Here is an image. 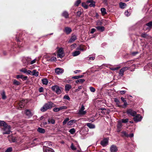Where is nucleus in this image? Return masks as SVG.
Returning <instances> with one entry per match:
<instances>
[{
	"mask_svg": "<svg viewBox=\"0 0 152 152\" xmlns=\"http://www.w3.org/2000/svg\"><path fill=\"white\" fill-rule=\"evenodd\" d=\"M27 102V100H22L19 101H17L15 103L14 106L16 107L18 109H20L23 108Z\"/></svg>",
	"mask_w": 152,
	"mask_h": 152,
	"instance_id": "1",
	"label": "nucleus"
},
{
	"mask_svg": "<svg viewBox=\"0 0 152 152\" xmlns=\"http://www.w3.org/2000/svg\"><path fill=\"white\" fill-rule=\"evenodd\" d=\"M0 126L4 127L3 129L4 132V134H8L10 133V127L5 122L3 121H0Z\"/></svg>",
	"mask_w": 152,
	"mask_h": 152,
	"instance_id": "2",
	"label": "nucleus"
},
{
	"mask_svg": "<svg viewBox=\"0 0 152 152\" xmlns=\"http://www.w3.org/2000/svg\"><path fill=\"white\" fill-rule=\"evenodd\" d=\"M52 107V103L50 102H49L45 104L41 109L40 110L42 112H44L47 110L48 109L51 108Z\"/></svg>",
	"mask_w": 152,
	"mask_h": 152,
	"instance_id": "3",
	"label": "nucleus"
},
{
	"mask_svg": "<svg viewBox=\"0 0 152 152\" xmlns=\"http://www.w3.org/2000/svg\"><path fill=\"white\" fill-rule=\"evenodd\" d=\"M57 54L58 58H62L64 56V53L62 48H59L57 50Z\"/></svg>",
	"mask_w": 152,
	"mask_h": 152,
	"instance_id": "4",
	"label": "nucleus"
},
{
	"mask_svg": "<svg viewBox=\"0 0 152 152\" xmlns=\"http://www.w3.org/2000/svg\"><path fill=\"white\" fill-rule=\"evenodd\" d=\"M52 89L57 94H59L61 92L62 88L57 86H55L52 87Z\"/></svg>",
	"mask_w": 152,
	"mask_h": 152,
	"instance_id": "5",
	"label": "nucleus"
},
{
	"mask_svg": "<svg viewBox=\"0 0 152 152\" xmlns=\"http://www.w3.org/2000/svg\"><path fill=\"white\" fill-rule=\"evenodd\" d=\"M48 144V145H46V146H43V152H54L52 149L48 147V146H50L49 144Z\"/></svg>",
	"mask_w": 152,
	"mask_h": 152,
	"instance_id": "6",
	"label": "nucleus"
},
{
	"mask_svg": "<svg viewBox=\"0 0 152 152\" xmlns=\"http://www.w3.org/2000/svg\"><path fill=\"white\" fill-rule=\"evenodd\" d=\"M128 119L127 118L123 119L121 120V121H120L118 122V127H120L122 125V123H126L128 122Z\"/></svg>",
	"mask_w": 152,
	"mask_h": 152,
	"instance_id": "7",
	"label": "nucleus"
},
{
	"mask_svg": "<svg viewBox=\"0 0 152 152\" xmlns=\"http://www.w3.org/2000/svg\"><path fill=\"white\" fill-rule=\"evenodd\" d=\"M108 139L107 138H104L101 142V144L103 146H105L108 143Z\"/></svg>",
	"mask_w": 152,
	"mask_h": 152,
	"instance_id": "8",
	"label": "nucleus"
},
{
	"mask_svg": "<svg viewBox=\"0 0 152 152\" xmlns=\"http://www.w3.org/2000/svg\"><path fill=\"white\" fill-rule=\"evenodd\" d=\"M54 56H56V54L55 53L51 54V57L50 58V61H56V58Z\"/></svg>",
	"mask_w": 152,
	"mask_h": 152,
	"instance_id": "9",
	"label": "nucleus"
},
{
	"mask_svg": "<svg viewBox=\"0 0 152 152\" xmlns=\"http://www.w3.org/2000/svg\"><path fill=\"white\" fill-rule=\"evenodd\" d=\"M141 116L139 115H137L134 118V120L135 121H140L141 120Z\"/></svg>",
	"mask_w": 152,
	"mask_h": 152,
	"instance_id": "10",
	"label": "nucleus"
},
{
	"mask_svg": "<svg viewBox=\"0 0 152 152\" xmlns=\"http://www.w3.org/2000/svg\"><path fill=\"white\" fill-rule=\"evenodd\" d=\"M85 108L83 106H82L81 109L80 110L79 113L81 115H84L86 113V112L84 111Z\"/></svg>",
	"mask_w": 152,
	"mask_h": 152,
	"instance_id": "11",
	"label": "nucleus"
},
{
	"mask_svg": "<svg viewBox=\"0 0 152 152\" xmlns=\"http://www.w3.org/2000/svg\"><path fill=\"white\" fill-rule=\"evenodd\" d=\"M110 151L111 152H116L117 151L116 147L114 145H112L110 148Z\"/></svg>",
	"mask_w": 152,
	"mask_h": 152,
	"instance_id": "12",
	"label": "nucleus"
},
{
	"mask_svg": "<svg viewBox=\"0 0 152 152\" xmlns=\"http://www.w3.org/2000/svg\"><path fill=\"white\" fill-rule=\"evenodd\" d=\"M56 72L58 74L62 73L63 72V70L60 68H56L55 69Z\"/></svg>",
	"mask_w": 152,
	"mask_h": 152,
	"instance_id": "13",
	"label": "nucleus"
},
{
	"mask_svg": "<svg viewBox=\"0 0 152 152\" xmlns=\"http://www.w3.org/2000/svg\"><path fill=\"white\" fill-rule=\"evenodd\" d=\"M51 54H46L43 57L44 58H45L47 59V61H50V58L51 57Z\"/></svg>",
	"mask_w": 152,
	"mask_h": 152,
	"instance_id": "14",
	"label": "nucleus"
},
{
	"mask_svg": "<svg viewBox=\"0 0 152 152\" xmlns=\"http://www.w3.org/2000/svg\"><path fill=\"white\" fill-rule=\"evenodd\" d=\"M127 112L128 113L130 114L133 116H134L136 114L135 112L133 111L131 109L128 110L127 111Z\"/></svg>",
	"mask_w": 152,
	"mask_h": 152,
	"instance_id": "15",
	"label": "nucleus"
},
{
	"mask_svg": "<svg viewBox=\"0 0 152 152\" xmlns=\"http://www.w3.org/2000/svg\"><path fill=\"white\" fill-rule=\"evenodd\" d=\"M126 4L125 3L121 2L119 3V7L121 9L124 8L126 7Z\"/></svg>",
	"mask_w": 152,
	"mask_h": 152,
	"instance_id": "16",
	"label": "nucleus"
},
{
	"mask_svg": "<svg viewBox=\"0 0 152 152\" xmlns=\"http://www.w3.org/2000/svg\"><path fill=\"white\" fill-rule=\"evenodd\" d=\"M80 53V52L78 50H76L73 52L72 53V55L73 56H77Z\"/></svg>",
	"mask_w": 152,
	"mask_h": 152,
	"instance_id": "17",
	"label": "nucleus"
},
{
	"mask_svg": "<svg viewBox=\"0 0 152 152\" xmlns=\"http://www.w3.org/2000/svg\"><path fill=\"white\" fill-rule=\"evenodd\" d=\"M127 69H128V67H124L122 69L120 70L119 74L121 75H122L124 71Z\"/></svg>",
	"mask_w": 152,
	"mask_h": 152,
	"instance_id": "18",
	"label": "nucleus"
},
{
	"mask_svg": "<svg viewBox=\"0 0 152 152\" xmlns=\"http://www.w3.org/2000/svg\"><path fill=\"white\" fill-rule=\"evenodd\" d=\"M152 26V21L150 22L149 23H148L145 26V27L147 26V28L148 29V30H149L150 29L151 26Z\"/></svg>",
	"mask_w": 152,
	"mask_h": 152,
	"instance_id": "19",
	"label": "nucleus"
},
{
	"mask_svg": "<svg viewBox=\"0 0 152 152\" xmlns=\"http://www.w3.org/2000/svg\"><path fill=\"white\" fill-rule=\"evenodd\" d=\"M96 28L99 31H103L104 30V28L103 26H97Z\"/></svg>",
	"mask_w": 152,
	"mask_h": 152,
	"instance_id": "20",
	"label": "nucleus"
},
{
	"mask_svg": "<svg viewBox=\"0 0 152 152\" xmlns=\"http://www.w3.org/2000/svg\"><path fill=\"white\" fill-rule=\"evenodd\" d=\"M77 49L83 51L85 50L86 49V48L84 46L81 45L77 48Z\"/></svg>",
	"mask_w": 152,
	"mask_h": 152,
	"instance_id": "21",
	"label": "nucleus"
},
{
	"mask_svg": "<svg viewBox=\"0 0 152 152\" xmlns=\"http://www.w3.org/2000/svg\"><path fill=\"white\" fill-rule=\"evenodd\" d=\"M25 113L27 115L30 116L32 115V113L28 110H25Z\"/></svg>",
	"mask_w": 152,
	"mask_h": 152,
	"instance_id": "22",
	"label": "nucleus"
},
{
	"mask_svg": "<svg viewBox=\"0 0 152 152\" xmlns=\"http://www.w3.org/2000/svg\"><path fill=\"white\" fill-rule=\"evenodd\" d=\"M71 88V86L69 84H66L65 86V89L66 91H68Z\"/></svg>",
	"mask_w": 152,
	"mask_h": 152,
	"instance_id": "23",
	"label": "nucleus"
},
{
	"mask_svg": "<svg viewBox=\"0 0 152 152\" xmlns=\"http://www.w3.org/2000/svg\"><path fill=\"white\" fill-rule=\"evenodd\" d=\"M87 2H83L82 4V6L85 9H87L88 7V5L87 4Z\"/></svg>",
	"mask_w": 152,
	"mask_h": 152,
	"instance_id": "24",
	"label": "nucleus"
},
{
	"mask_svg": "<svg viewBox=\"0 0 152 152\" xmlns=\"http://www.w3.org/2000/svg\"><path fill=\"white\" fill-rule=\"evenodd\" d=\"M76 39V36L75 35H73L72 36L71 38L69 40V42H71L75 40Z\"/></svg>",
	"mask_w": 152,
	"mask_h": 152,
	"instance_id": "25",
	"label": "nucleus"
},
{
	"mask_svg": "<svg viewBox=\"0 0 152 152\" xmlns=\"http://www.w3.org/2000/svg\"><path fill=\"white\" fill-rule=\"evenodd\" d=\"M87 125L88 127L91 129H93L95 127V126L94 125L91 124L90 123H87Z\"/></svg>",
	"mask_w": 152,
	"mask_h": 152,
	"instance_id": "26",
	"label": "nucleus"
},
{
	"mask_svg": "<svg viewBox=\"0 0 152 152\" xmlns=\"http://www.w3.org/2000/svg\"><path fill=\"white\" fill-rule=\"evenodd\" d=\"M32 75H34L36 76H38L39 74V72H38L36 70H34L32 72Z\"/></svg>",
	"mask_w": 152,
	"mask_h": 152,
	"instance_id": "27",
	"label": "nucleus"
},
{
	"mask_svg": "<svg viewBox=\"0 0 152 152\" xmlns=\"http://www.w3.org/2000/svg\"><path fill=\"white\" fill-rule=\"evenodd\" d=\"M75 122L76 121L75 120H71L68 122L67 124L68 125H71Z\"/></svg>",
	"mask_w": 152,
	"mask_h": 152,
	"instance_id": "28",
	"label": "nucleus"
},
{
	"mask_svg": "<svg viewBox=\"0 0 152 152\" xmlns=\"http://www.w3.org/2000/svg\"><path fill=\"white\" fill-rule=\"evenodd\" d=\"M101 11L102 12V15H104L106 13V9L104 8H102L101 9Z\"/></svg>",
	"mask_w": 152,
	"mask_h": 152,
	"instance_id": "29",
	"label": "nucleus"
},
{
	"mask_svg": "<svg viewBox=\"0 0 152 152\" xmlns=\"http://www.w3.org/2000/svg\"><path fill=\"white\" fill-rule=\"evenodd\" d=\"M65 31L67 34H69L71 32V30L69 28L66 27L65 28Z\"/></svg>",
	"mask_w": 152,
	"mask_h": 152,
	"instance_id": "30",
	"label": "nucleus"
},
{
	"mask_svg": "<svg viewBox=\"0 0 152 152\" xmlns=\"http://www.w3.org/2000/svg\"><path fill=\"white\" fill-rule=\"evenodd\" d=\"M42 82L43 84L47 85L48 83L47 79H44L42 80Z\"/></svg>",
	"mask_w": 152,
	"mask_h": 152,
	"instance_id": "31",
	"label": "nucleus"
},
{
	"mask_svg": "<svg viewBox=\"0 0 152 152\" xmlns=\"http://www.w3.org/2000/svg\"><path fill=\"white\" fill-rule=\"evenodd\" d=\"M38 131L41 133H44L45 132L44 129L41 128H39L37 129Z\"/></svg>",
	"mask_w": 152,
	"mask_h": 152,
	"instance_id": "32",
	"label": "nucleus"
},
{
	"mask_svg": "<svg viewBox=\"0 0 152 152\" xmlns=\"http://www.w3.org/2000/svg\"><path fill=\"white\" fill-rule=\"evenodd\" d=\"M55 122V120L53 119H50L48 120V122L50 124H54Z\"/></svg>",
	"mask_w": 152,
	"mask_h": 152,
	"instance_id": "33",
	"label": "nucleus"
},
{
	"mask_svg": "<svg viewBox=\"0 0 152 152\" xmlns=\"http://www.w3.org/2000/svg\"><path fill=\"white\" fill-rule=\"evenodd\" d=\"M110 68L112 70H118L120 68V67H110Z\"/></svg>",
	"mask_w": 152,
	"mask_h": 152,
	"instance_id": "34",
	"label": "nucleus"
},
{
	"mask_svg": "<svg viewBox=\"0 0 152 152\" xmlns=\"http://www.w3.org/2000/svg\"><path fill=\"white\" fill-rule=\"evenodd\" d=\"M83 77V75H81L79 76H75L73 77L72 78L74 79H78L80 78H82Z\"/></svg>",
	"mask_w": 152,
	"mask_h": 152,
	"instance_id": "35",
	"label": "nucleus"
},
{
	"mask_svg": "<svg viewBox=\"0 0 152 152\" xmlns=\"http://www.w3.org/2000/svg\"><path fill=\"white\" fill-rule=\"evenodd\" d=\"M13 83L14 84L17 85H18L20 84V82L18 81L15 80H13Z\"/></svg>",
	"mask_w": 152,
	"mask_h": 152,
	"instance_id": "36",
	"label": "nucleus"
},
{
	"mask_svg": "<svg viewBox=\"0 0 152 152\" xmlns=\"http://www.w3.org/2000/svg\"><path fill=\"white\" fill-rule=\"evenodd\" d=\"M89 3L91 4H89V6L91 7H94L95 6V2L94 1H91Z\"/></svg>",
	"mask_w": 152,
	"mask_h": 152,
	"instance_id": "37",
	"label": "nucleus"
},
{
	"mask_svg": "<svg viewBox=\"0 0 152 152\" xmlns=\"http://www.w3.org/2000/svg\"><path fill=\"white\" fill-rule=\"evenodd\" d=\"M84 80L82 79H79L78 80H77L76 81V82L77 83H82L84 82Z\"/></svg>",
	"mask_w": 152,
	"mask_h": 152,
	"instance_id": "38",
	"label": "nucleus"
},
{
	"mask_svg": "<svg viewBox=\"0 0 152 152\" xmlns=\"http://www.w3.org/2000/svg\"><path fill=\"white\" fill-rule=\"evenodd\" d=\"M96 25L97 26L102 25V21L98 20L96 22Z\"/></svg>",
	"mask_w": 152,
	"mask_h": 152,
	"instance_id": "39",
	"label": "nucleus"
},
{
	"mask_svg": "<svg viewBox=\"0 0 152 152\" xmlns=\"http://www.w3.org/2000/svg\"><path fill=\"white\" fill-rule=\"evenodd\" d=\"M9 139L10 141H12L13 142L15 141V138L14 137L10 138Z\"/></svg>",
	"mask_w": 152,
	"mask_h": 152,
	"instance_id": "40",
	"label": "nucleus"
},
{
	"mask_svg": "<svg viewBox=\"0 0 152 152\" xmlns=\"http://www.w3.org/2000/svg\"><path fill=\"white\" fill-rule=\"evenodd\" d=\"M60 110L66 109L67 108V107L65 106H63L59 108Z\"/></svg>",
	"mask_w": 152,
	"mask_h": 152,
	"instance_id": "41",
	"label": "nucleus"
},
{
	"mask_svg": "<svg viewBox=\"0 0 152 152\" xmlns=\"http://www.w3.org/2000/svg\"><path fill=\"white\" fill-rule=\"evenodd\" d=\"M81 2L80 0H78L76 2L75 5L76 6H78L79 4Z\"/></svg>",
	"mask_w": 152,
	"mask_h": 152,
	"instance_id": "42",
	"label": "nucleus"
},
{
	"mask_svg": "<svg viewBox=\"0 0 152 152\" xmlns=\"http://www.w3.org/2000/svg\"><path fill=\"white\" fill-rule=\"evenodd\" d=\"M69 132L70 133H71L72 134H73L75 132V130L74 129L72 128L70 130Z\"/></svg>",
	"mask_w": 152,
	"mask_h": 152,
	"instance_id": "43",
	"label": "nucleus"
},
{
	"mask_svg": "<svg viewBox=\"0 0 152 152\" xmlns=\"http://www.w3.org/2000/svg\"><path fill=\"white\" fill-rule=\"evenodd\" d=\"M23 75H17L16 76V77L17 79H18L19 78H21L22 79V78H23Z\"/></svg>",
	"mask_w": 152,
	"mask_h": 152,
	"instance_id": "44",
	"label": "nucleus"
},
{
	"mask_svg": "<svg viewBox=\"0 0 152 152\" xmlns=\"http://www.w3.org/2000/svg\"><path fill=\"white\" fill-rule=\"evenodd\" d=\"M20 72H22L25 73L26 72L27 70L25 68H23V69H20Z\"/></svg>",
	"mask_w": 152,
	"mask_h": 152,
	"instance_id": "45",
	"label": "nucleus"
},
{
	"mask_svg": "<svg viewBox=\"0 0 152 152\" xmlns=\"http://www.w3.org/2000/svg\"><path fill=\"white\" fill-rule=\"evenodd\" d=\"M1 96L3 99H5L6 98V96L4 92H3L1 94Z\"/></svg>",
	"mask_w": 152,
	"mask_h": 152,
	"instance_id": "46",
	"label": "nucleus"
},
{
	"mask_svg": "<svg viewBox=\"0 0 152 152\" xmlns=\"http://www.w3.org/2000/svg\"><path fill=\"white\" fill-rule=\"evenodd\" d=\"M12 151V149L11 148H9L5 152H11Z\"/></svg>",
	"mask_w": 152,
	"mask_h": 152,
	"instance_id": "47",
	"label": "nucleus"
},
{
	"mask_svg": "<svg viewBox=\"0 0 152 152\" xmlns=\"http://www.w3.org/2000/svg\"><path fill=\"white\" fill-rule=\"evenodd\" d=\"M69 120V118H66L64 121L63 122V124H66V122Z\"/></svg>",
	"mask_w": 152,
	"mask_h": 152,
	"instance_id": "48",
	"label": "nucleus"
},
{
	"mask_svg": "<svg viewBox=\"0 0 152 152\" xmlns=\"http://www.w3.org/2000/svg\"><path fill=\"white\" fill-rule=\"evenodd\" d=\"M76 46V44H73L71 46V48L72 49H74L75 48Z\"/></svg>",
	"mask_w": 152,
	"mask_h": 152,
	"instance_id": "49",
	"label": "nucleus"
},
{
	"mask_svg": "<svg viewBox=\"0 0 152 152\" xmlns=\"http://www.w3.org/2000/svg\"><path fill=\"white\" fill-rule=\"evenodd\" d=\"M90 89L91 91L92 92H94L95 90V89L94 88L92 87H90Z\"/></svg>",
	"mask_w": 152,
	"mask_h": 152,
	"instance_id": "50",
	"label": "nucleus"
},
{
	"mask_svg": "<svg viewBox=\"0 0 152 152\" xmlns=\"http://www.w3.org/2000/svg\"><path fill=\"white\" fill-rule=\"evenodd\" d=\"M53 110L55 112H57L60 111L59 108H54Z\"/></svg>",
	"mask_w": 152,
	"mask_h": 152,
	"instance_id": "51",
	"label": "nucleus"
},
{
	"mask_svg": "<svg viewBox=\"0 0 152 152\" xmlns=\"http://www.w3.org/2000/svg\"><path fill=\"white\" fill-rule=\"evenodd\" d=\"M63 15L66 18L68 16V14L66 12H64L63 13Z\"/></svg>",
	"mask_w": 152,
	"mask_h": 152,
	"instance_id": "52",
	"label": "nucleus"
},
{
	"mask_svg": "<svg viewBox=\"0 0 152 152\" xmlns=\"http://www.w3.org/2000/svg\"><path fill=\"white\" fill-rule=\"evenodd\" d=\"M125 14L126 16H128L130 15V13L128 10H127L125 12Z\"/></svg>",
	"mask_w": 152,
	"mask_h": 152,
	"instance_id": "53",
	"label": "nucleus"
},
{
	"mask_svg": "<svg viewBox=\"0 0 152 152\" xmlns=\"http://www.w3.org/2000/svg\"><path fill=\"white\" fill-rule=\"evenodd\" d=\"M71 148V149L73 150H75L76 149V148L74 147L73 144H72Z\"/></svg>",
	"mask_w": 152,
	"mask_h": 152,
	"instance_id": "54",
	"label": "nucleus"
},
{
	"mask_svg": "<svg viewBox=\"0 0 152 152\" xmlns=\"http://www.w3.org/2000/svg\"><path fill=\"white\" fill-rule=\"evenodd\" d=\"M121 100L124 102V104L125 105H127V104L126 102H125V101L123 97H121Z\"/></svg>",
	"mask_w": 152,
	"mask_h": 152,
	"instance_id": "55",
	"label": "nucleus"
},
{
	"mask_svg": "<svg viewBox=\"0 0 152 152\" xmlns=\"http://www.w3.org/2000/svg\"><path fill=\"white\" fill-rule=\"evenodd\" d=\"M88 60H94L95 58L94 57H89L88 58Z\"/></svg>",
	"mask_w": 152,
	"mask_h": 152,
	"instance_id": "56",
	"label": "nucleus"
},
{
	"mask_svg": "<svg viewBox=\"0 0 152 152\" xmlns=\"http://www.w3.org/2000/svg\"><path fill=\"white\" fill-rule=\"evenodd\" d=\"M28 77L27 76H23V78H22V79L23 80H26L28 79Z\"/></svg>",
	"mask_w": 152,
	"mask_h": 152,
	"instance_id": "57",
	"label": "nucleus"
},
{
	"mask_svg": "<svg viewBox=\"0 0 152 152\" xmlns=\"http://www.w3.org/2000/svg\"><path fill=\"white\" fill-rule=\"evenodd\" d=\"M96 31V29L95 28H92L91 31V34L93 33Z\"/></svg>",
	"mask_w": 152,
	"mask_h": 152,
	"instance_id": "58",
	"label": "nucleus"
},
{
	"mask_svg": "<svg viewBox=\"0 0 152 152\" xmlns=\"http://www.w3.org/2000/svg\"><path fill=\"white\" fill-rule=\"evenodd\" d=\"M64 98L68 100H69L70 98L68 96L65 95L64 96Z\"/></svg>",
	"mask_w": 152,
	"mask_h": 152,
	"instance_id": "59",
	"label": "nucleus"
},
{
	"mask_svg": "<svg viewBox=\"0 0 152 152\" xmlns=\"http://www.w3.org/2000/svg\"><path fill=\"white\" fill-rule=\"evenodd\" d=\"M43 90H44V89L43 88H42V87H41L39 89V92H43Z\"/></svg>",
	"mask_w": 152,
	"mask_h": 152,
	"instance_id": "60",
	"label": "nucleus"
},
{
	"mask_svg": "<svg viewBox=\"0 0 152 152\" xmlns=\"http://www.w3.org/2000/svg\"><path fill=\"white\" fill-rule=\"evenodd\" d=\"M26 72H27L28 74H30V75L32 73V72L31 71L29 70H28V71H27V70Z\"/></svg>",
	"mask_w": 152,
	"mask_h": 152,
	"instance_id": "61",
	"label": "nucleus"
},
{
	"mask_svg": "<svg viewBox=\"0 0 152 152\" xmlns=\"http://www.w3.org/2000/svg\"><path fill=\"white\" fill-rule=\"evenodd\" d=\"M36 59H34L32 61H31V64H34V63H35L36 62Z\"/></svg>",
	"mask_w": 152,
	"mask_h": 152,
	"instance_id": "62",
	"label": "nucleus"
},
{
	"mask_svg": "<svg viewBox=\"0 0 152 152\" xmlns=\"http://www.w3.org/2000/svg\"><path fill=\"white\" fill-rule=\"evenodd\" d=\"M114 101L117 104L119 103V100L117 99H115Z\"/></svg>",
	"mask_w": 152,
	"mask_h": 152,
	"instance_id": "63",
	"label": "nucleus"
},
{
	"mask_svg": "<svg viewBox=\"0 0 152 152\" xmlns=\"http://www.w3.org/2000/svg\"><path fill=\"white\" fill-rule=\"evenodd\" d=\"M102 110L101 112L103 113H104L105 111H106V110L104 109H103L102 110Z\"/></svg>",
	"mask_w": 152,
	"mask_h": 152,
	"instance_id": "64",
	"label": "nucleus"
}]
</instances>
